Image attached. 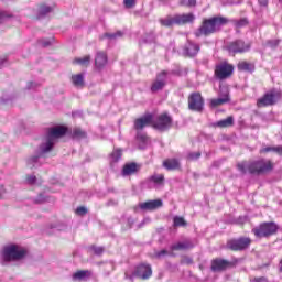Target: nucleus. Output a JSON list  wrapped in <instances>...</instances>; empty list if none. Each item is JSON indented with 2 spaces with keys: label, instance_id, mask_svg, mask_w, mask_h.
I'll list each match as a JSON object with an SVG mask.
<instances>
[{
  "label": "nucleus",
  "instance_id": "obj_55",
  "mask_svg": "<svg viewBox=\"0 0 282 282\" xmlns=\"http://www.w3.org/2000/svg\"><path fill=\"white\" fill-rule=\"evenodd\" d=\"M279 43H280V41H279V40H275V41L269 42V45H270L271 47H276V46L279 45Z\"/></svg>",
  "mask_w": 282,
  "mask_h": 282
},
{
  "label": "nucleus",
  "instance_id": "obj_33",
  "mask_svg": "<svg viewBox=\"0 0 282 282\" xmlns=\"http://www.w3.org/2000/svg\"><path fill=\"white\" fill-rule=\"evenodd\" d=\"M90 62H91V56L89 55L74 59V63L76 65H82L83 67H87V65H89Z\"/></svg>",
  "mask_w": 282,
  "mask_h": 282
},
{
  "label": "nucleus",
  "instance_id": "obj_10",
  "mask_svg": "<svg viewBox=\"0 0 282 282\" xmlns=\"http://www.w3.org/2000/svg\"><path fill=\"white\" fill-rule=\"evenodd\" d=\"M234 72L235 67L232 64L225 62L216 65L215 76L218 78V80H226V78H230L232 76Z\"/></svg>",
  "mask_w": 282,
  "mask_h": 282
},
{
  "label": "nucleus",
  "instance_id": "obj_3",
  "mask_svg": "<svg viewBox=\"0 0 282 282\" xmlns=\"http://www.w3.org/2000/svg\"><path fill=\"white\" fill-rule=\"evenodd\" d=\"M25 257V250L19 249L17 245H10L2 249L0 253V261L2 265L10 263V261H19Z\"/></svg>",
  "mask_w": 282,
  "mask_h": 282
},
{
  "label": "nucleus",
  "instance_id": "obj_29",
  "mask_svg": "<svg viewBox=\"0 0 282 282\" xmlns=\"http://www.w3.org/2000/svg\"><path fill=\"white\" fill-rule=\"evenodd\" d=\"M42 155H45V153H42L40 145L39 152L35 155L28 159V165L31 166V169H34V166H36L39 162V158H42Z\"/></svg>",
  "mask_w": 282,
  "mask_h": 282
},
{
  "label": "nucleus",
  "instance_id": "obj_24",
  "mask_svg": "<svg viewBox=\"0 0 282 282\" xmlns=\"http://www.w3.org/2000/svg\"><path fill=\"white\" fill-rule=\"evenodd\" d=\"M137 142L139 144V149H147V144H149V137L147 133L139 131L137 133Z\"/></svg>",
  "mask_w": 282,
  "mask_h": 282
},
{
  "label": "nucleus",
  "instance_id": "obj_19",
  "mask_svg": "<svg viewBox=\"0 0 282 282\" xmlns=\"http://www.w3.org/2000/svg\"><path fill=\"white\" fill-rule=\"evenodd\" d=\"M150 188H162L164 186V174H154L148 178Z\"/></svg>",
  "mask_w": 282,
  "mask_h": 282
},
{
  "label": "nucleus",
  "instance_id": "obj_23",
  "mask_svg": "<svg viewBox=\"0 0 282 282\" xmlns=\"http://www.w3.org/2000/svg\"><path fill=\"white\" fill-rule=\"evenodd\" d=\"M95 65L97 69H102L107 65V54L104 52H97L95 56Z\"/></svg>",
  "mask_w": 282,
  "mask_h": 282
},
{
  "label": "nucleus",
  "instance_id": "obj_20",
  "mask_svg": "<svg viewBox=\"0 0 282 282\" xmlns=\"http://www.w3.org/2000/svg\"><path fill=\"white\" fill-rule=\"evenodd\" d=\"M191 248H195V245L191 240H185L183 242H176L171 246L172 251L191 250Z\"/></svg>",
  "mask_w": 282,
  "mask_h": 282
},
{
  "label": "nucleus",
  "instance_id": "obj_5",
  "mask_svg": "<svg viewBox=\"0 0 282 282\" xmlns=\"http://www.w3.org/2000/svg\"><path fill=\"white\" fill-rule=\"evenodd\" d=\"M276 230H279V226L274 223H263L253 228L252 232L258 239H263V237H272V235H276Z\"/></svg>",
  "mask_w": 282,
  "mask_h": 282
},
{
  "label": "nucleus",
  "instance_id": "obj_30",
  "mask_svg": "<svg viewBox=\"0 0 282 282\" xmlns=\"http://www.w3.org/2000/svg\"><path fill=\"white\" fill-rule=\"evenodd\" d=\"M232 124H235V119L232 117H228L216 122V127H219L220 129H226V127H232Z\"/></svg>",
  "mask_w": 282,
  "mask_h": 282
},
{
  "label": "nucleus",
  "instance_id": "obj_36",
  "mask_svg": "<svg viewBox=\"0 0 282 282\" xmlns=\"http://www.w3.org/2000/svg\"><path fill=\"white\" fill-rule=\"evenodd\" d=\"M123 35H124V33H122V31L104 34L105 39H109V41H116L117 39H122Z\"/></svg>",
  "mask_w": 282,
  "mask_h": 282
},
{
  "label": "nucleus",
  "instance_id": "obj_18",
  "mask_svg": "<svg viewBox=\"0 0 282 282\" xmlns=\"http://www.w3.org/2000/svg\"><path fill=\"white\" fill-rule=\"evenodd\" d=\"M139 208L141 210H158V208H162V200L154 199V200H148L144 203H140Z\"/></svg>",
  "mask_w": 282,
  "mask_h": 282
},
{
  "label": "nucleus",
  "instance_id": "obj_1",
  "mask_svg": "<svg viewBox=\"0 0 282 282\" xmlns=\"http://www.w3.org/2000/svg\"><path fill=\"white\" fill-rule=\"evenodd\" d=\"M272 169H274V164L264 159L238 164V170L243 175H246V173H250V175H263L265 173H270Z\"/></svg>",
  "mask_w": 282,
  "mask_h": 282
},
{
  "label": "nucleus",
  "instance_id": "obj_45",
  "mask_svg": "<svg viewBox=\"0 0 282 282\" xmlns=\"http://www.w3.org/2000/svg\"><path fill=\"white\" fill-rule=\"evenodd\" d=\"M76 214L80 215V216L87 215V208H85V207H77L76 208Z\"/></svg>",
  "mask_w": 282,
  "mask_h": 282
},
{
  "label": "nucleus",
  "instance_id": "obj_48",
  "mask_svg": "<svg viewBox=\"0 0 282 282\" xmlns=\"http://www.w3.org/2000/svg\"><path fill=\"white\" fill-rule=\"evenodd\" d=\"M243 25H248V20L242 19V20L238 21V23H237L238 28H243Z\"/></svg>",
  "mask_w": 282,
  "mask_h": 282
},
{
  "label": "nucleus",
  "instance_id": "obj_32",
  "mask_svg": "<svg viewBox=\"0 0 282 282\" xmlns=\"http://www.w3.org/2000/svg\"><path fill=\"white\" fill-rule=\"evenodd\" d=\"M218 96L228 102L230 100V90H228V86H220Z\"/></svg>",
  "mask_w": 282,
  "mask_h": 282
},
{
  "label": "nucleus",
  "instance_id": "obj_12",
  "mask_svg": "<svg viewBox=\"0 0 282 282\" xmlns=\"http://www.w3.org/2000/svg\"><path fill=\"white\" fill-rule=\"evenodd\" d=\"M188 109L191 111H204V98L199 93H192L188 97Z\"/></svg>",
  "mask_w": 282,
  "mask_h": 282
},
{
  "label": "nucleus",
  "instance_id": "obj_39",
  "mask_svg": "<svg viewBox=\"0 0 282 282\" xmlns=\"http://www.w3.org/2000/svg\"><path fill=\"white\" fill-rule=\"evenodd\" d=\"M180 6L185 8H195L197 6V0H180Z\"/></svg>",
  "mask_w": 282,
  "mask_h": 282
},
{
  "label": "nucleus",
  "instance_id": "obj_52",
  "mask_svg": "<svg viewBox=\"0 0 282 282\" xmlns=\"http://www.w3.org/2000/svg\"><path fill=\"white\" fill-rule=\"evenodd\" d=\"M274 153H275L276 155H282V145H275Z\"/></svg>",
  "mask_w": 282,
  "mask_h": 282
},
{
  "label": "nucleus",
  "instance_id": "obj_8",
  "mask_svg": "<svg viewBox=\"0 0 282 282\" xmlns=\"http://www.w3.org/2000/svg\"><path fill=\"white\" fill-rule=\"evenodd\" d=\"M250 243H252L250 238L240 237L228 240L226 248L232 252H241V250H247V248H250Z\"/></svg>",
  "mask_w": 282,
  "mask_h": 282
},
{
  "label": "nucleus",
  "instance_id": "obj_21",
  "mask_svg": "<svg viewBox=\"0 0 282 282\" xmlns=\"http://www.w3.org/2000/svg\"><path fill=\"white\" fill-rule=\"evenodd\" d=\"M88 279H91L90 270H79L72 275L73 281H87Z\"/></svg>",
  "mask_w": 282,
  "mask_h": 282
},
{
  "label": "nucleus",
  "instance_id": "obj_46",
  "mask_svg": "<svg viewBox=\"0 0 282 282\" xmlns=\"http://www.w3.org/2000/svg\"><path fill=\"white\" fill-rule=\"evenodd\" d=\"M26 182L28 184H36V177L34 175H29Z\"/></svg>",
  "mask_w": 282,
  "mask_h": 282
},
{
  "label": "nucleus",
  "instance_id": "obj_63",
  "mask_svg": "<svg viewBox=\"0 0 282 282\" xmlns=\"http://www.w3.org/2000/svg\"><path fill=\"white\" fill-rule=\"evenodd\" d=\"M193 262V260H188V263H192Z\"/></svg>",
  "mask_w": 282,
  "mask_h": 282
},
{
  "label": "nucleus",
  "instance_id": "obj_2",
  "mask_svg": "<svg viewBox=\"0 0 282 282\" xmlns=\"http://www.w3.org/2000/svg\"><path fill=\"white\" fill-rule=\"evenodd\" d=\"M227 23L228 19L224 17L205 19L203 24L199 26L198 32H196V36H210V34H216V32H220L221 28Z\"/></svg>",
  "mask_w": 282,
  "mask_h": 282
},
{
  "label": "nucleus",
  "instance_id": "obj_57",
  "mask_svg": "<svg viewBox=\"0 0 282 282\" xmlns=\"http://www.w3.org/2000/svg\"><path fill=\"white\" fill-rule=\"evenodd\" d=\"M161 3H163V6H169V3H171L172 0H160Z\"/></svg>",
  "mask_w": 282,
  "mask_h": 282
},
{
  "label": "nucleus",
  "instance_id": "obj_27",
  "mask_svg": "<svg viewBox=\"0 0 282 282\" xmlns=\"http://www.w3.org/2000/svg\"><path fill=\"white\" fill-rule=\"evenodd\" d=\"M54 7L47 4H41L37 9V19H43V17H47L51 12H53Z\"/></svg>",
  "mask_w": 282,
  "mask_h": 282
},
{
  "label": "nucleus",
  "instance_id": "obj_62",
  "mask_svg": "<svg viewBox=\"0 0 282 282\" xmlns=\"http://www.w3.org/2000/svg\"><path fill=\"white\" fill-rule=\"evenodd\" d=\"M51 228H56V225H51Z\"/></svg>",
  "mask_w": 282,
  "mask_h": 282
},
{
  "label": "nucleus",
  "instance_id": "obj_31",
  "mask_svg": "<svg viewBox=\"0 0 282 282\" xmlns=\"http://www.w3.org/2000/svg\"><path fill=\"white\" fill-rule=\"evenodd\" d=\"M72 138L74 140H85L87 138V132L83 131L80 128L73 129Z\"/></svg>",
  "mask_w": 282,
  "mask_h": 282
},
{
  "label": "nucleus",
  "instance_id": "obj_28",
  "mask_svg": "<svg viewBox=\"0 0 282 282\" xmlns=\"http://www.w3.org/2000/svg\"><path fill=\"white\" fill-rule=\"evenodd\" d=\"M163 166L167 171H175L180 169V161H177V159H167L163 162Z\"/></svg>",
  "mask_w": 282,
  "mask_h": 282
},
{
  "label": "nucleus",
  "instance_id": "obj_49",
  "mask_svg": "<svg viewBox=\"0 0 282 282\" xmlns=\"http://www.w3.org/2000/svg\"><path fill=\"white\" fill-rule=\"evenodd\" d=\"M166 254H169V251H166L165 249H163V250L156 252L158 259H161V257H164V256H166Z\"/></svg>",
  "mask_w": 282,
  "mask_h": 282
},
{
  "label": "nucleus",
  "instance_id": "obj_59",
  "mask_svg": "<svg viewBox=\"0 0 282 282\" xmlns=\"http://www.w3.org/2000/svg\"><path fill=\"white\" fill-rule=\"evenodd\" d=\"M6 194V189H3V187L0 188V199L1 197H3V195Z\"/></svg>",
  "mask_w": 282,
  "mask_h": 282
},
{
  "label": "nucleus",
  "instance_id": "obj_54",
  "mask_svg": "<svg viewBox=\"0 0 282 282\" xmlns=\"http://www.w3.org/2000/svg\"><path fill=\"white\" fill-rule=\"evenodd\" d=\"M127 221H128V227L129 228H132L133 224H135V220H133V218H131V217H129Z\"/></svg>",
  "mask_w": 282,
  "mask_h": 282
},
{
  "label": "nucleus",
  "instance_id": "obj_13",
  "mask_svg": "<svg viewBox=\"0 0 282 282\" xmlns=\"http://www.w3.org/2000/svg\"><path fill=\"white\" fill-rule=\"evenodd\" d=\"M166 87V70H163L156 76V79L152 83L151 91L156 94V91H162Z\"/></svg>",
  "mask_w": 282,
  "mask_h": 282
},
{
  "label": "nucleus",
  "instance_id": "obj_56",
  "mask_svg": "<svg viewBox=\"0 0 282 282\" xmlns=\"http://www.w3.org/2000/svg\"><path fill=\"white\" fill-rule=\"evenodd\" d=\"M260 6H263V8H267L268 6V0H258Z\"/></svg>",
  "mask_w": 282,
  "mask_h": 282
},
{
  "label": "nucleus",
  "instance_id": "obj_40",
  "mask_svg": "<svg viewBox=\"0 0 282 282\" xmlns=\"http://www.w3.org/2000/svg\"><path fill=\"white\" fill-rule=\"evenodd\" d=\"M90 250H93V252L97 256L100 257L102 254V252H105V247H96V246H91Z\"/></svg>",
  "mask_w": 282,
  "mask_h": 282
},
{
  "label": "nucleus",
  "instance_id": "obj_4",
  "mask_svg": "<svg viewBox=\"0 0 282 282\" xmlns=\"http://www.w3.org/2000/svg\"><path fill=\"white\" fill-rule=\"evenodd\" d=\"M65 133H67V128L65 127L51 128L46 134V142L41 144L42 153H50L54 148V142H56L58 138H63Z\"/></svg>",
  "mask_w": 282,
  "mask_h": 282
},
{
  "label": "nucleus",
  "instance_id": "obj_16",
  "mask_svg": "<svg viewBox=\"0 0 282 282\" xmlns=\"http://www.w3.org/2000/svg\"><path fill=\"white\" fill-rule=\"evenodd\" d=\"M199 44L187 41V43L184 45L183 54L189 58H193L196 54H199Z\"/></svg>",
  "mask_w": 282,
  "mask_h": 282
},
{
  "label": "nucleus",
  "instance_id": "obj_14",
  "mask_svg": "<svg viewBox=\"0 0 282 282\" xmlns=\"http://www.w3.org/2000/svg\"><path fill=\"white\" fill-rule=\"evenodd\" d=\"M228 268H232V262L228 260L215 259L212 261L213 272H224V270H228Z\"/></svg>",
  "mask_w": 282,
  "mask_h": 282
},
{
  "label": "nucleus",
  "instance_id": "obj_50",
  "mask_svg": "<svg viewBox=\"0 0 282 282\" xmlns=\"http://www.w3.org/2000/svg\"><path fill=\"white\" fill-rule=\"evenodd\" d=\"M42 47H50V45H52V42L47 41V40H42L41 42Z\"/></svg>",
  "mask_w": 282,
  "mask_h": 282
},
{
  "label": "nucleus",
  "instance_id": "obj_37",
  "mask_svg": "<svg viewBox=\"0 0 282 282\" xmlns=\"http://www.w3.org/2000/svg\"><path fill=\"white\" fill-rule=\"evenodd\" d=\"M155 31H150L149 33H145L143 43H155Z\"/></svg>",
  "mask_w": 282,
  "mask_h": 282
},
{
  "label": "nucleus",
  "instance_id": "obj_43",
  "mask_svg": "<svg viewBox=\"0 0 282 282\" xmlns=\"http://www.w3.org/2000/svg\"><path fill=\"white\" fill-rule=\"evenodd\" d=\"M275 145L265 147L260 150V153H274Z\"/></svg>",
  "mask_w": 282,
  "mask_h": 282
},
{
  "label": "nucleus",
  "instance_id": "obj_9",
  "mask_svg": "<svg viewBox=\"0 0 282 282\" xmlns=\"http://www.w3.org/2000/svg\"><path fill=\"white\" fill-rule=\"evenodd\" d=\"M280 98L281 91L273 89L264 94L263 97L259 98L257 105L258 107H272V105H276V102H279Z\"/></svg>",
  "mask_w": 282,
  "mask_h": 282
},
{
  "label": "nucleus",
  "instance_id": "obj_22",
  "mask_svg": "<svg viewBox=\"0 0 282 282\" xmlns=\"http://www.w3.org/2000/svg\"><path fill=\"white\" fill-rule=\"evenodd\" d=\"M70 80L77 89H83V87H85V74L83 73L72 75Z\"/></svg>",
  "mask_w": 282,
  "mask_h": 282
},
{
  "label": "nucleus",
  "instance_id": "obj_41",
  "mask_svg": "<svg viewBox=\"0 0 282 282\" xmlns=\"http://www.w3.org/2000/svg\"><path fill=\"white\" fill-rule=\"evenodd\" d=\"M174 226H186V220L183 217L175 216L174 217Z\"/></svg>",
  "mask_w": 282,
  "mask_h": 282
},
{
  "label": "nucleus",
  "instance_id": "obj_58",
  "mask_svg": "<svg viewBox=\"0 0 282 282\" xmlns=\"http://www.w3.org/2000/svg\"><path fill=\"white\" fill-rule=\"evenodd\" d=\"M6 65V58H0V69Z\"/></svg>",
  "mask_w": 282,
  "mask_h": 282
},
{
  "label": "nucleus",
  "instance_id": "obj_25",
  "mask_svg": "<svg viewBox=\"0 0 282 282\" xmlns=\"http://www.w3.org/2000/svg\"><path fill=\"white\" fill-rule=\"evenodd\" d=\"M159 23L163 28H173V25H176L175 15H166L165 18H161L159 19Z\"/></svg>",
  "mask_w": 282,
  "mask_h": 282
},
{
  "label": "nucleus",
  "instance_id": "obj_47",
  "mask_svg": "<svg viewBox=\"0 0 282 282\" xmlns=\"http://www.w3.org/2000/svg\"><path fill=\"white\" fill-rule=\"evenodd\" d=\"M267 281H268V278H265V276L253 278L251 280V282H267Z\"/></svg>",
  "mask_w": 282,
  "mask_h": 282
},
{
  "label": "nucleus",
  "instance_id": "obj_26",
  "mask_svg": "<svg viewBox=\"0 0 282 282\" xmlns=\"http://www.w3.org/2000/svg\"><path fill=\"white\" fill-rule=\"evenodd\" d=\"M134 173H138V164L135 163L126 164L122 169L123 177L133 175Z\"/></svg>",
  "mask_w": 282,
  "mask_h": 282
},
{
  "label": "nucleus",
  "instance_id": "obj_51",
  "mask_svg": "<svg viewBox=\"0 0 282 282\" xmlns=\"http://www.w3.org/2000/svg\"><path fill=\"white\" fill-rule=\"evenodd\" d=\"M37 84L34 82H29L26 85V89H34L36 88Z\"/></svg>",
  "mask_w": 282,
  "mask_h": 282
},
{
  "label": "nucleus",
  "instance_id": "obj_15",
  "mask_svg": "<svg viewBox=\"0 0 282 282\" xmlns=\"http://www.w3.org/2000/svg\"><path fill=\"white\" fill-rule=\"evenodd\" d=\"M149 124H153V115L151 113L144 115L143 117L137 119L134 121V129H137V131H142V129L144 127H149Z\"/></svg>",
  "mask_w": 282,
  "mask_h": 282
},
{
  "label": "nucleus",
  "instance_id": "obj_17",
  "mask_svg": "<svg viewBox=\"0 0 282 282\" xmlns=\"http://www.w3.org/2000/svg\"><path fill=\"white\" fill-rule=\"evenodd\" d=\"M174 18L176 25H186L195 21V14L193 13L174 14Z\"/></svg>",
  "mask_w": 282,
  "mask_h": 282
},
{
  "label": "nucleus",
  "instance_id": "obj_64",
  "mask_svg": "<svg viewBox=\"0 0 282 282\" xmlns=\"http://www.w3.org/2000/svg\"><path fill=\"white\" fill-rule=\"evenodd\" d=\"M193 262V260H188V263H192Z\"/></svg>",
  "mask_w": 282,
  "mask_h": 282
},
{
  "label": "nucleus",
  "instance_id": "obj_34",
  "mask_svg": "<svg viewBox=\"0 0 282 282\" xmlns=\"http://www.w3.org/2000/svg\"><path fill=\"white\" fill-rule=\"evenodd\" d=\"M238 69L240 72H254V65L248 62H241L238 64Z\"/></svg>",
  "mask_w": 282,
  "mask_h": 282
},
{
  "label": "nucleus",
  "instance_id": "obj_53",
  "mask_svg": "<svg viewBox=\"0 0 282 282\" xmlns=\"http://www.w3.org/2000/svg\"><path fill=\"white\" fill-rule=\"evenodd\" d=\"M6 17H8L6 12L0 11V23H3V21H6Z\"/></svg>",
  "mask_w": 282,
  "mask_h": 282
},
{
  "label": "nucleus",
  "instance_id": "obj_6",
  "mask_svg": "<svg viewBox=\"0 0 282 282\" xmlns=\"http://www.w3.org/2000/svg\"><path fill=\"white\" fill-rule=\"evenodd\" d=\"M152 127L156 131H169L173 127V118L169 113H161L152 119Z\"/></svg>",
  "mask_w": 282,
  "mask_h": 282
},
{
  "label": "nucleus",
  "instance_id": "obj_42",
  "mask_svg": "<svg viewBox=\"0 0 282 282\" xmlns=\"http://www.w3.org/2000/svg\"><path fill=\"white\" fill-rule=\"evenodd\" d=\"M137 0H123V6L127 9L135 8Z\"/></svg>",
  "mask_w": 282,
  "mask_h": 282
},
{
  "label": "nucleus",
  "instance_id": "obj_11",
  "mask_svg": "<svg viewBox=\"0 0 282 282\" xmlns=\"http://www.w3.org/2000/svg\"><path fill=\"white\" fill-rule=\"evenodd\" d=\"M226 50L229 54H243L250 50V44H246L242 40H235L227 44Z\"/></svg>",
  "mask_w": 282,
  "mask_h": 282
},
{
  "label": "nucleus",
  "instance_id": "obj_61",
  "mask_svg": "<svg viewBox=\"0 0 282 282\" xmlns=\"http://www.w3.org/2000/svg\"><path fill=\"white\" fill-rule=\"evenodd\" d=\"M2 102H8V99H2Z\"/></svg>",
  "mask_w": 282,
  "mask_h": 282
},
{
  "label": "nucleus",
  "instance_id": "obj_7",
  "mask_svg": "<svg viewBox=\"0 0 282 282\" xmlns=\"http://www.w3.org/2000/svg\"><path fill=\"white\" fill-rule=\"evenodd\" d=\"M153 275V270L151 269L150 264H139L135 267L134 272L132 274H129V272H126V279H129L130 281H133V278L137 276L138 279H142L143 281H147V279H151Z\"/></svg>",
  "mask_w": 282,
  "mask_h": 282
},
{
  "label": "nucleus",
  "instance_id": "obj_44",
  "mask_svg": "<svg viewBox=\"0 0 282 282\" xmlns=\"http://www.w3.org/2000/svg\"><path fill=\"white\" fill-rule=\"evenodd\" d=\"M199 158H202V152H191L188 154L189 160H199Z\"/></svg>",
  "mask_w": 282,
  "mask_h": 282
},
{
  "label": "nucleus",
  "instance_id": "obj_35",
  "mask_svg": "<svg viewBox=\"0 0 282 282\" xmlns=\"http://www.w3.org/2000/svg\"><path fill=\"white\" fill-rule=\"evenodd\" d=\"M226 104H228L227 99H223L220 97L210 99V101H209V106L213 108L221 107V105H226Z\"/></svg>",
  "mask_w": 282,
  "mask_h": 282
},
{
  "label": "nucleus",
  "instance_id": "obj_60",
  "mask_svg": "<svg viewBox=\"0 0 282 282\" xmlns=\"http://www.w3.org/2000/svg\"><path fill=\"white\" fill-rule=\"evenodd\" d=\"M78 116V112H73V118H76Z\"/></svg>",
  "mask_w": 282,
  "mask_h": 282
},
{
  "label": "nucleus",
  "instance_id": "obj_38",
  "mask_svg": "<svg viewBox=\"0 0 282 282\" xmlns=\"http://www.w3.org/2000/svg\"><path fill=\"white\" fill-rule=\"evenodd\" d=\"M120 158H122V151L121 150H115L111 154H110V162H118L120 160Z\"/></svg>",
  "mask_w": 282,
  "mask_h": 282
}]
</instances>
